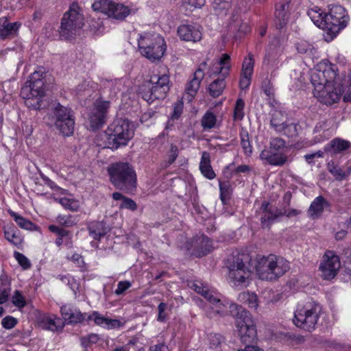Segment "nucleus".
<instances>
[{"instance_id": "473e14b6", "label": "nucleus", "mask_w": 351, "mask_h": 351, "mask_svg": "<svg viewBox=\"0 0 351 351\" xmlns=\"http://www.w3.org/2000/svg\"><path fill=\"white\" fill-rule=\"evenodd\" d=\"M89 235L95 240H100L104 237L108 230L106 224L101 221H94L90 223L88 226Z\"/></svg>"}, {"instance_id": "20e7f679", "label": "nucleus", "mask_w": 351, "mask_h": 351, "mask_svg": "<svg viewBox=\"0 0 351 351\" xmlns=\"http://www.w3.org/2000/svg\"><path fill=\"white\" fill-rule=\"evenodd\" d=\"M250 260V255L245 253L232 254L228 258V277L233 286L241 288L248 285L252 274Z\"/></svg>"}, {"instance_id": "2f4dec72", "label": "nucleus", "mask_w": 351, "mask_h": 351, "mask_svg": "<svg viewBox=\"0 0 351 351\" xmlns=\"http://www.w3.org/2000/svg\"><path fill=\"white\" fill-rule=\"evenodd\" d=\"M328 206V202L322 196H318L311 203L308 214L312 218H316L323 213L324 208Z\"/></svg>"}, {"instance_id": "c756f323", "label": "nucleus", "mask_w": 351, "mask_h": 351, "mask_svg": "<svg viewBox=\"0 0 351 351\" xmlns=\"http://www.w3.org/2000/svg\"><path fill=\"white\" fill-rule=\"evenodd\" d=\"M10 291V280L6 274H2L0 276V305L5 303L8 300ZM3 312V307L0 306V317Z\"/></svg>"}, {"instance_id": "338daca9", "label": "nucleus", "mask_w": 351, "mask_h": 351, "mask_svg": "<svg viewBox=\"0 0 351 351\" xmlns=\"http://www.w3.org/2000/svg\"><path fill=\"white\" fill-rule=\"evenodd\" d=\"M167 304L164 302H160L158 306V320L159 322H165L166 319L167 315L165 310L167 309Z\"/></svg>"}, {"instance_id": "a19ab883", "label": "nucleus", "mask_w": 351, "mask_h": 351, "mask_svg": "<svg viewBox=\"0 0 351 351\" xmlns=\"http://www.w3.org/2000/svg\"><path fill=\"white\" fill-rule=\"evenodd\" d=\"M75 128V116L62 121V128H56L59 132L64 136L73 135Z\"/></svg>"}, {"instance_id": "c03bdc74", "label": "nucleus", "mask_w": 351, "mask_h": 351, "mask_svg": "<svg viewBox=\"0 0 351 351\" xmlns=\"http://www.w3.org/2000/svg\"><path fill=\"white\" fill-rule=\"evenodd\" d=\"M217 122V117L213 112L207 111L203 116L201 124L204 130H210L213 128Z\"/></svg>"}, {"instance_id": "bb28decb", "label": "nucleus", "mask_w": 351, "mask_h": 351, "mask_svg": "<svg viewBox=\"0 0 351 351\" xmlns=\"http://www.w3.org/2000/svg\"><path fill=\"white\" fill-rule=\"evenodd\" d=\"M289 5L287 1L276 3L275 18L278 28H282L287 23L289 17Z\"/></svg>"}, {"instance_id": "09e8293b", "label": "nucleus", "mask_w": 351, "mask_h": 351, "mask_svg": "<svg viewBox=\"0 0 351 351\" xmlns=\"http://www.w3.org/2000/svg\"><path fill=\"white\" fill-rule=\"evenodd\" d=\"M107 317H104L97 311H93L92 314L88 315L86 321L93 320L95 324L97 326L105 327Z\"/></svg>"}, {"instance_id": "052dcab7", "label": "nucleus", "mask_w": 351, "mask_h": 351, "mask_svg": "<svg viewBox=\"0 0 351 351\" xmlns=\"http://www.w3.org/2000/svg\"><path fill=\"white\" fill-rule=\"evenodd\" d=\"M124 322H121L120 320L117 319L107 318L104 328L107 329L120 328L124 326Z\"/></svg>"}, {"instance_id": "aec40b11", "label": "nucleus", "mask_w": 351, "mask_h": 351, "mask_svg": "<svg viewBox=\"0 0 351 351\" xmlns=\"http://www.w3.org/2000/svg\"><path fill=\"white\" fill-rule=\"evenodd\" d=\"M261 209L262 211L261 221L263 227L269 228L274 222L282 217V210L271 206L268 202H263Z\"/></svg>"}, {"instance_id": "9d476101", "label": "nucleus", "mask_w": 351, "mask_h": 351, "mask_svg": "<svg viewBox=\"0 0 351 351\" xmlns=\"http://www.w3.org/2000/svg\"><path fill=\"white\" fill-rule=\"evenodd\" d=\"M228 308L238 311L236 317V327L241 342L245 344L253 343L256 339L257 330L255 322L250 312L234 304L229 303Z\"/></svg>"}, {"instance_id": "49530a36", "label": "nucleus", "mask_w": 351, "mask_h": 351, "mask_svg": "<svg viewBox=\"0 0 351 351\" xmlns=\"http://www.w3.org/2000/svg\"><path fill=\"white\" fill-rule=\"evenodd\" d=\"M245 103L242 99H238L236 101L234 110V119L235 121H241L244 116Z\"/></svg>"}, {"instance_id": "774afa93", "label": "nucleus", "mask_w": 351, "mask_h": 351, "mask_svg": "<svg viewBox=\"0 0 351 351\" xmlns=\"http://www.w3.org/2000/svg\"><path fill=\"white\" fill-rule=\"evenodd\" d=\"M58 236L63 239L65 238L66 240L67 241V245H72V234L70 233L69 231L61 228L58 232Z\"/></svg>"}, {"instance_id": "680f3d73", "label": "nucleus", "mask_w": 351, "mask_h": 351, "mask_svg": "<svg viewBox=\"0 0 351 351\" xmlns=\"http://www.w3.org/2000/svg\"><path fill=\"white\" fill-rule=\"evenodd\" d=\"M183 111V103L180 101H178L173 105V112L171 114L173 119H178L182 114Z\"/></svg>"}, {"instance_id": "bf43d9fd", "label": "nucleus", "mask_w": 351, "mask_h": 351, "mask_svg": "<svg viewBox=\"0 0 351 351\" xmlns=\"http://www.w3.org/2000/svg\"><path fill=\"white\" fill-rule=\"evenodd\" d=\"M131 286H132V284L130 281H128V280L120 281L117 284V288L114 291V293L117 295H122L126 290H128L129 288H130Z\"/></svg>"}, {"instance_id": "c9c22d12", "label": "nucleus", "mask_w": 351, "mask_h": 351, "mask_svg": "<svg viewBox=\"0 0 351 351\" xmlns=\"http://www.w3.org/2000/svg\"><path fill=\"white\" fill-rule=\"evenodd\" d=\"M112 198L116 201H121L119 205L120 209H128L132 211H135L137 209V204L133 199L130 197L123 196L119 192L113 193Z\"/></svg>"}, {"instance_id": "c85d7f7f", "label": "nucleus", "mask_w": 351, "mask_h": 351, "mask_svg": "<svg viewBox=\"0 0 351 351\" xmlns=\"http://www.w3.org/2000/svg\"><path fill=\"white\" fill-rule=\"evenodd\" d=\"M350 146L351 144L349 141L339 138H336L326 145L324 149L326 152H328L331 156H333L348 149Z\"/></svg>"}, {"instance_id": "423d86ee", "label": "nucleus", "mask_w": 351, "mask_h": 351, "mask_svg": "<svg viewBox=\"0 0 351 351\" xmlns=\"http://www.w3.org/2000/svg\"><path fill=\"white\" fill-rule=\"evenodd\" d=\"M320 311L321 306L315 301L299 304L294 312L293 324L298 328L311 332L315 329Z\"/></svg>"}, {"instance_id": "13d9d810", "label": "nucleus", "mask_w": 351, "mask_h": 351, "mask_svg": "<svg viewBox=\"0 0 351 351\" xmlns=\"http://www.w3.org/2000/svg\"><path fill=\"white\" fill-rule=\"evenodd\" d=\"M262 90L269 97H272L274 95V89L271 81L266 78L262 83Z\"/></svg>"}, {"instance_id": "603ef678", "label": "nucleus", "mask_w": 351, "mask_h": 351, "mask_svg": "<svg viewBox=\"0 0 351 351\" xmlns=\"http://www.w3.org/2000/svg\"><path fill=\"white\" fill-rule=\"evenodd\" d=\"M12 302L15 306H16L19 308L25 307L27 304L25 298L21 294V293L18 290H16L14 292V294L12 297Z\"/></svg>"}, {"instance_id": "6e6552de", "label": "nucleus", "mask_w": 351, "mask_h": 351, "mask_svg": "<svg viewBox=\"0 0 351 351\" xmlns=\"http://www.w3.org/2000/svg\"><path fill=\"white\" fill-rule=\"evenodd\" d=\"M84 24V18L80 7L77 3H73L62 18L60 36L65 40L71 39L82 28Z\"/></svg>"}, {"instance_id": "412c9836", "label": "nucleus", "mask_w": 351, "mask_h": 351, "mask_svg": "<svg viewBox=\"0 0 351 351\" xmlns=\"http://www.w3.org/2000/svg\"><path fill=\"white\" fill-rule=\"evenodd\" d=\"M260 159L272 166H283L288 162V156L283 152L264 149L260 154Z\"/></svg>"}, {"instance_id": "a18cd8bd", "label": "nucleus", "mask_w": 351, "mask_h": 351, "mask_svg": "<svg viewBox=\"0 0 351 351\" xmlns=\"http://www.w3.org/2000/svg\"><path fill=\"white\" fill-rule=\"evenodd\" d=\"M241 145L243 149L244 154L247 156H251L252 153V146L251 145L247 133L241 134Z\"/></svg>"}, {"instance_id": "4d7b16f0", "label": "nucleus", "mask_w": 351, "mask_h": 351, "mask_svg": "<svg viewBox=\"0 0 351 351\" xmlns=\"http://www.w3.org/2000/svg\"><path fill=\"white\" fill-rule=\"evenodd\" d=\"M57 221L60 225L65 227H71L76 223V221L71 215H59Z\"/></svg>"}, {"instance_id": "72a5a7b5", "label": "nucleus", "mask_w": 351, "mask_h": 351, "mask_svg": "<svg viewBox=\"0 0 351 351\" xmlns=\"http://www.w3.org/2000/svg\"><path fill=\"white\" fill-rule=\"evenodd\" d=\"M325 14L320 8L311 9L308 11V15L318 27L326 30V20H325Z\"/></svg>"}, {"instance_id": "3c124183", "label": "nucleus", "mask_w": 351, "mask_h": 351, "mask_svg": "<svg viewBox=\"0 0 351 351\" xmlns=\"http://www.w3.org/2000/svg\"><path fill=\"white\" fill-rule=\"evenodd\" d=\"M208 341L210 348L213 349L217 348L224 343L223 337L221 335L217 333L210 334L208 336Z\"/></svg>"}, {"instance_id": "f3484780", "label": "nucleus", "mask_w": 351, "mask_h": 351, "mask_svg": "<svg viewBox=\"0 0 351 351\" xmlns=\"http://www.w3.org/2000/svg\"><path fill=\"white\" fill-rule=\"evenodd\" d=\"M178 36L182 40L196 43L202 37V27L196 23H187L180 25L177 29Z\"/></svg>"}, {"instance_id": "6ab92c4d", "label": "nucleus", "mask_w": 351, "mask_h": 351, "mask_svg": "<svg viewBox=\"0 0 351 351\" xmlns=\"http://www.w3.org/2000/svg\"><path fill=\"white\" fill-rule=\"evenodd\" d=\"M38 323L43 329L53 332L62 331L64 327L62 319L53 314L40 315L38 317Z\"/></svg>"}, {"instance_id": "b1692460", "label": "nucleus", "mask_w": 351, "mask_h": 351, "mask_svg": "<svg viewBox=\"0 0 351 351\" xmlns=\"http://www.w3.org/2000/svg\"><path fill=\"white\" fill-rule=\"evenodd\" d=\"M192 247L196 256H205L211 251V241L204 235L197 236L192 241Z\"/></svg>"}, {"instance_id": "7ed1b4c3", "label": "nucleus", "mask_w": 351, "mask_h": 351, "mask_svg": "<svg viewBox=\"0 0 351 351\" xmlns=\"http://www.w3.org/2000/svg\"><path fill=\"white\" fill-rule=\"evenodd\" d=\"M255 268L260 279L275 281L289 270L290 265L283 257L271 254L268 256L257 255Z\"/></svg>"}, {"instance_id": "6e6d98bb", "label": "nucleus", "mask_w": 351, "mask_h": 351, "mask_svg": "<svg viewBox=\"0 0 351 351\" xmlns=\"http://www.w3.org/2000/svg\"><path fill=\"white\" fill-rule=\"evenodd\" d=\"M17 323V319L11 315H7L1 320L2 326L7 330L12 329L15 327Z\"/></svg>"}, {"instance_id": "a878e982", "label": "nucleus", "mask_w": 351, "mask_h": 351, "mask_svg": "<svg viewBox=\"0 0 351 351\" xmlns=\"http://www.w3.org/2000/svg\"><path fill=\"white\" fill-rule=\"evenodd\" d=\"M230 56L228 53L222 54L219 60L213 65L210 70V75H220L225 80L229 75L230 69Z\"/></svg>"}, {"instance_id": "69168bd1", "label": "nucleus", "mask_w": 351, "mask_h": 351, "mask_svg": "<svg viewBox=\"0 0 351 351\" xmlns=\"http://www.w3.org/2000/svg\"><path fill=\"white\" fill-rule=\"evenodd\" d=\"M71 260L82 269L86 268V264L82 255L75 253L72 255Z\"/></svg>"}, {"instance_id": "2eb2a0df", "label": "nucleus", "mask_w": 351, "mask_h": 351, "mask_svg": "<svg viewBox=\"0 0 351 351\" xmlns=\"http://www.w3.org/2000/svg\"><path fill=\"white\" fill-rule=\"evenodd\" d=\"M340 266L339 256L335 255L332 251L326 252L319 265V269L322 271L323 278L330 280L335 278Z\"/></svg>"}, {"instance_id": "8fccbe9b", "label": "nucleus", "mask_w": 351, "mask_h": 351, "mask_svg": "<svg viewBox=\"0 0 351 351\" xmlns=\"http://www.w3.org/2000/svg\"><path fill=\"white\" fill-rule=\"evenodd\" d=\"M59 202L64 208L72 211L77 210L80 207L77 201L66 197L60 199Z\"/></svg>"}, {"instance_id": "f257e3e1", "label": "nucleus", "mask_w": 351, "mask_h": 351, "mask_svg": "<svg viewBox=\"0 0 351 351\" xmlns=\"http://www.w3.org/2000/svg\"><path fill=\"white\" fill-rule=\"evenodd\" d=\"M314 87L313 95L321 103L330 106L339 101L347 91V80L337 76L335 69L326 66L324 69H315L311 75Z\"/></svg>"}, {"instance_id": "e2e57ef3", "label": "nucleus", "mask_w": 351, "mask_h": 351, "mask_svg": "<svg viewBox=\"0 0 351 351\" xmlns=\"http://www.w3.org/2000/svg\"><path fill=\"white\" fill-rule=\"evenodd\" d=\"M178 156V148L175 145H171L170 151L168 154V165H170L175 162Z\"/></svg>"}, {"instance_id": "f704fd0d", "label": "nucleus", "mask_w": 351, "mask_h": 351, "mask_svg": "<svg viewBox=\"0 0 351 351\" xmlns=\"http://www.w3.org/2000/svg\"><path fill=\"white\" fill-rule=\"evenodd\" d=\"M287 123L286 114L278 110H275L270 121L271 126L277 132H282Z\"/></svg>"}, {"instance_id": "0eeeda50", "label": "nucleus", "mask_w": 351, "mask_h": 351, "mask_svg": "<svg viewBox=\"0 0 351 351\" xmlns=\"http://www.w3.org/2000/svg\"><path fill=\"white\" fill-rule=\"evenodd\" d=\"M191 287L197 293L201 294L209 302L206 307V314L210 319L224 317L228 314L229 302H223L216 293L208 290V287L200 281L193 282Z\"/></svg>"}, {"instance_id": "5fc2aeb1", "label": "nucleus", "mask_w": 351, "mask_h": 351, "mask_svg": "<svg viewBox=\"0 0 351 351\" xmlns=\"http://www.w3.org/2000/svg\"><path fill=\"white\" fill-rule=\"evenodd\" d=\"M14 257L17 261L19 264L24 269H27L30 268L31 263H30L29 261L28 260V258L25 255H23V254H21L19 252H15L14 253Z\"/></svg>"}, {"instance_id": "5701e85b", "label": "nucleus", "mask_w": 351, "mask_h": 351, "mask_svg": "<svg viewBox=\"0 0 351 351\" xmlns=\"http://www.w3.org/2000/svg\"><path fill=\"white\" fill-rule=\"evenodd\" d=\"M254 65V61L252 55H249L248 58L244 59L239 80V86L242 90L247 88L250 85Z\"/></svg>"}, {"instance_id": "864d4df0", "label": "nucleus", "mask_w": 351, "mask_h": 351, "mask_svg": "<svg viewBox=\"0 0 351 351\" xmlns=\"http://www.w3.org/2000/svg\"><path fill=\"white\" fill-rule=\"evenodd\" d=\"M285 135L289 137H294L298 135V124L295 123H285L283 130L282 132Z\"/></svg>"}, {"instance_id": "a211bd4d", "label": "nucleus", "mask_w": 351, "mask_h": 351, "mask_svg": "<svg viewBox=\"0 0 351 351\" xmlns=\"http://www.w3.org/2000/svg\"><path fill=\"white\" fill-rule=\"evenodd\" d=\"M60 313L64 321V324H77L86 320L87 313H82L80 309L70 304L61 306Z\"/></svg>"}, {"instance_id": "9b49d317", "label": "nucleus", "mask_w": 351, "mask_h": 351, "mask_svg": "<svg viewBox=\"0 0 351 351\" xmlns=\"http://www.w3.org/2000/svg\"><path fill=\"white\" fill-rule=\"evenodd\" d=\"M138 45L141 53L151 61L159 60L166 50L164 38L156 33L141 35Z\"/></svg>"}, {"instance_id": "39448f33", "label": "nucleus", "mask_w": 351, "mask_h": 351, "mask_svg": "<svg viewBox=\"0 0 351 351\" xmlns=\"http://www.w3.org/2000/svg\"><path fill=\"white\" fill-rule=\"evenodd\" d=\"M111 183L125 193H131L136 186V175L128 162H115L108 167Z\"/></svg>"}, {"instance_id": "ea45409f", "label": "nucleus", "mask_w": 351, "mask_h": 351, "mask_svg": "<svg viewBox=\"0 0 351 351\" xmlns=\"http://www.w3.org/2000/svg\"><path fill=\"white\" fill-rule=\"evenodd\" d=\"M9 213L20 228L28 230H32L36 227V226L32 221L23 217L16 213L12 210H10Z\"/></svg>"}, {"instance_id": "4468645a", "label": "nucleus", "mask_w": 351, "mask_h": 351, "mask_svg": "<svg viewBox=\"0 0 351 351\" xmlns=\"http://www.w3.org/2000/svg\"><path fill=\"white\" fill-rule=\"evenodd\" d=\"M348 19L349 16L344 8L341 5L332 6L330 11L325 14L326 31L332 38L347 25Z\"/></svg>"}, {"instance_id": "0e129e2a", "label": "nucleus", "mask_w": 351, "mask_h": 351, "mask_svg": "<svg viewBox=\"0 0 351 351\" xmlns=\"http://www.w3.org/2000/svg\"><path fill=\"white\" fill-rule=\"evenodd\" d=\"M206 0H184V3L190 8H200L204 5Z\"/></svg>"}, {"instance_id": "393cba45", "label": "nucleus", "mask_w": 351, "mask_h": 351, "mask_svg": "<svg viewBox=\"0 0 351 351\" xmlns=\"http://www.w3.org/2000/svg\"><path fill=\"white\" fill-rule=\"evenodd\" d=\"M74 116L73 112L65 106L58 104L53 110L52 118L54 121V125L56 128L62 127V121Z\"/></svg>"}, {"instance_id": "de8ad7c7", "label": "nucleus", "mask_w": 351, "mask_h": 351, "mask_svg": "<svg viewBox=\"0 0 351 351\" xmlns=\"http://www.w3.org/2000/svg\"><path fill=\"white\" fill-rule=\"evenodd\" d=\"M285 141L282 138L274 137L270 139L269 148L271 149V151L283 152V149L285 148Z\"/></svg>"}, {"instance_id": "79ce46f5", "label": "nucleus", "mask_w": 351, "mask_h": 351, "mask_svg": "<svg viewBox=\"0 0 351 351\" xmlns=\"http://www.w3.org/2000/svg\"><path fill=\"white\" fill-rule=\"evenodd\" d=\"M213 6L218 15H226L231 7V0H214Z\"/></svg>"}, {"instance_id": "f03ea898", "label": "nucleus", "mask_w": 351, "mask_h": 351, "mask_svg": "<svg viewBox=\"0 0 351 351\" xmlns=\"http://www.w3.org/2000/svg\"><path fill=\"white\" fill-rule=\"evenodd\" d=\"M45 77L44 68L40 67L31 74L29 80L21 88V96L29 108H40L42 98L46 91Z\"/></svg>"}, {"instance_id": "7c9ffc66", "label": "nucleus", "mask_w": 351, "mask_h": 351, "mask_svg": "<svg viewBox=\"0 0 351 351\" xmlns=\"http://www.w3.org/2000/svg\"><path fill=\"white\" fill-rule=\"evenodd\" d=\"M199 169L204 176L208 179L213 180L215 178V173L210 165V156L207 152H203L202 154Z\"/></svg>"}, {"instance_id": "4c0bfd02", "label": "nucleus", "mask_w": 351, "mask_h": 351, "mask_svg": "<svg viewBox=\"0 0 351 351\" xmlns=\"http://www.w3.org/2000/svg\"><path fill=\"white\" fill-rule=\"evenodd\" d=\"M5 238L13 245L18 246L22 243V238L20 237L18 230L12 226L5 228Z\"/></svg>"}, {"instance_id": "cd10ccee", "label": "nucleus", "mask_w": 351, "mask_h": 351, "mask_svg": "<svg viewBox=\"0 0 351 351\" xmlns=\"http://www.w3.org/2000/svg\"><path fill=\"white\" fill-rule=\"evenodd\" d=\"M21 25L19 22L9 23L7 17L0 18V37L2 39L10 38L17 32Z\"/></svg>"}, {"instance_id": "58836bf2", "label": "nucleus", "mask_w": 351, "mask_h": 351, "mask_svg": "<svg viewBox=\"0 0 351 351\" xmlns=\"http://www.w3.org/2000/svg\"><path fill=\"white\" fill-rule=\"evenodd\" d=\"M225 87V80L223 78H217L209 85L210 95L213 97H218L222 94Z\"/></svg>"}, {"instance_id": "dca6fc26", "label": "nucleus", "mask_w": 351, "mask_h": 351, "mask_svg": "<svg viewBox=\"0 0 351 351\" xmlns=\"http://www.w3.org/2000/svg\"><path fill=\"white\" fill-rule=\"evenodd\" d=\"M109 108V101H96L89 115L90 124L93 130L98 129L104 125L106 121V115Z\"/></svg>"}, {"instance_id": "e433bc0d", "label": "nucleus", "mask_w": 351, "mask_h": 351, "mask_svg": "<svg viewBox=\"0 0 351 351\" xmlns=\"http://www.w3.org/2000/svg\"><path fill=\"white\" fill-rule=\"evenodd\" d=\"M238 300L248 306L249 308L256 309L258 304V297L256 294L250 292H243L238 295Z\"/></svg>"}, {"instance_id": "f8f14e48", "label": "nucleus", "mask_w": 351, "mask_h": 351, "mask_svg": "<svg viewBox=\"0 0 351 351\" xmlns=\"http://www.w3.org/2000/svg\"><path fill=\"white\" fill-rule=\"evenodd\" d=\"M149 83L152 84L147 90L141 93L142 98L149 104L156 99L166 97L170 88L169 77L167 74H154L151 76Z\"/></svg>"}, {"instance_id": "ddd939ff", "label": "nucleus", "mask_w": 351, "mask_h": 351, "mask_svg": "<svg viewBox=\"0 0 351 351\" xmlns=\"http://www.w3.org/2000/svg\"><path fill=\"white\" fill-rule=\"evenodd\" d=\"M95 12H101L108 18L117 21H124L131 14V9L123 3L112 0H95L92 4Z\"/></svg>"}, {"instance_id": "37998d69", "label": "nucleus", "mask_w": 351, "mask_h": 351, "mask_svg": "<svg viewBox=\"0 0 351 351\" xmlns=\"http://www.w3.org/2000/svg\"><path fill=\"white\" fill-rule=\"evenodd\" d=\"M327 169L337 180L342 181L346 179L344 170H343L341 167L335 165L333 161L328 162Z\"/></svg>"}, {"instance_id": "1a4fd4ad", "label": "nucleus", "mask_w": 351, "mask_h": 351, "mask_svg": "<svg viewBox=\"0 0 351 351\" xmlns=\"http://www.w3.org/2000/svg\"><path fill=\"white\" fill-rule=\"evenodd\" d=\"M107 147L117 149L121 145H127L132 138L134 132L127 119H117L110 124L105 132Z\"/></svg>"}, {"instance_id": "4be33fe9", "label": "nucleus", "mask_w": 351, "mask_h": 351, "mask_svg": "<svg viewBox=\"0 0 351 351\" xmlns=\"http://www.w3.org/2000/svg\"><path fill=\"white\" fill-rule=\"evenodd\" d=\"M205 67V62L201 64L194 73L193 77L186 83L185 93L190 97L189 100H191L197 94L200 87L201 82L204 77V69Z\"/></svg>"}]
</instances>
